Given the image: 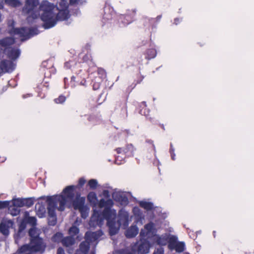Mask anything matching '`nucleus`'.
Here are the masks:
<instances>
[{"instance_id":"f257e3e1","label":"nucleus","mask_w":254,"mask_h":254,"mask_svg":"<svg viewBox=\"0 0 254 254\" xmlns=\"http://www.w3.org/2000/svg\"><path fill=\"white\" fill-rule=\"evenodd\" d=\"M116 214L114 219H108L107 221V225L109 227V234L113 236L117 234L120 228L126 229L128 225L129 214L124 209H121L118 213V221H116Z\"/></svg>"},{"instance_id":"f03ea898","label":"nucleus","mask_w":254,"mask_h":254,"mask_svg":"<svg viewBox=\"0 0 254 254\" xmlns=\"http://www.w3.org/2000/svg\"><path fill=\"white\" fill-rule=\"evenodd\" d=\"M41 233V230L36 227H32L28 231L29 243L33 253H43L45 251L47 244L43 238L40 237Z\"/></svg>"},{"instance_id":"7ed1b4c3","label":"nucleus","mask_w":254,"mask_h":254,"mask_svg":"<svg viewBox=\"0 0 254 254\" xmlns=\"http://www.w3.org/2000/svg\"><path fill=\"white\" fill-rule=\"evenodd\" d=\"M48 204L47 209L48 216H55L56 215V209L58 203H59L58 210L62 211L64 209V206L66 203L65 197L63 195H56L48 196L46 199Z\"/></svg>"},{"instance_id":"20e7f679","label":"nucleus","mask_w":254,"mask_h":254,"mask_svg":"<svg viewBox=\"0 0 254 254\" xmlns=\"http://www.w3.org/2000/svg\"><path fill=\"white\" fill-rule=\"evenodd\" d=\"M41 20L43 22V27L45 29L51 28L57 24L56 18H54V13H42L40 16Z\"/></svg>"},{"instance_id":"39448f33","label":"nucleus","mask_w":254,"mask_h":254,"mask_svg":"<svg viewBox=\"0 0 254 254\" xmlns=\"http://www.w3.org/2000/svg\"><path fill=\"white\" fill-rule=\"evenodd\" d=\"M114 204L113 201L111 199L106 200L104 209L102 211V215L107 221L108 219H114L116 215V211L111 208Z\"/></svg>"},{"instance_id":"423d86ee","label":"nucleus","mask_w":254,"mask_h":254,"mask_svg":"<svg viewBox=\"0 0 254 254\" xmlns=\"http://www.w3.org/2000/svg\"><path fill=\"white\" fill-rule=\"evenodd\" d=\"M106 220L102 213L98 211L94 210L93 213L90 218L89 225L90 227H95L97 226L101 227L104 223V220Z\"/></svg>"},{"instance_id":"0eeeda50","label":"nucleus","mask_w":254,"mask_h":254,"mask_svg":"<svg viewBox=\"0 0 254 254\" xmlns=\"http://www.w3.org/2000/svg\"><path fill=\"white\" fill-rule=\"evenodd\" d=\"M14 24L15 22L14 21H12L11 23L8 24V33L10 35H19L21 37H24V34L26 33L27 28L25 27L15 28Z\"/></svg>"},{"instance_id":"6e6552de","label":"nucleus","mask_w":254,"mask_h":254,"mask_svg":"<svg viewBox=\"0 0 254 254\" xmlns=\"http://www.w3.org/2000/svg\"><path fill=\"white\" fill-rule=\"evenodd\" d=\"M103 235V233L101 230L94 232L88 231L85 234V239L90 244L97 241Z\"/></svg>"},{"instance_id":"1a4fd4ad","label":"nucleus","mask_w":254,"mask_h":254,"mask_svg":"<svg viewBox=\"0 0 254 254\" xmlns=\"http://www.w3.org/2000/svg\"><path fill=\"white\" fill-rule=\"evenodd\" d=\"M15 64L13 62L6 60H2L0 63V69L4 73H11L15 68Z\"/></svg>"},{"instance_id":"9d476101","label":"nucleus","mask_w":254,"mask_h":254,"mask_svg":"<svg viewBox=\"0 0 254 254\" xmlns=\"http://www.w3.org/2000/svg\"><path fill=\"white\" fill-rule=\"evenodd\" d=\"M150 248L149 242L146 240H141L136 250L137 254H147L149 253Z\"/></svg>"},{"instance_id":"9b49d317","label":"nucleus","mask_w":254,"mask_h":254,"mask_svg":"<svg viewBox=\"0 0 254 254\" xmlns=\"http://www.w3.org/2000/svg\"><path fill=\"white\" fill-rule=\"evenodd\" d=\"M5 53L9 59L14 61L20 56L21 51L18 48L8 47L5 48Z\"/></svg>"},{"instance_id":"f8f14e48","label":"nucleus","mask_w":254,"mask_h":254,"mask_svg":"<svg viewBox=\"0 0 254 254\" xmlns=\"http://www.w3.org/2000/svg\"><path fill=\"white\" fill-rule=\"evenodd\" d=\"M39 4V0H25L23 10L25 11L27 13H30Z\"/></svg>"},{"instance_id":"ddd939ff","label":"nucleus","mask_w":254,"mask_h":254,"mask_svg":"<svg viewBox=\"0 0 254 254\" xmlns=\"http://www.w3.org/2000/svg\"><path fill=\"white\" fill-rule=\"evenodd\" d=\"M62 8L63 9L59 11L56 17V22L58 21L66 20L70 17L68 6L64 4Z\"/></svg>"},{"instance_id":"4468645a","label":"nucleus","mask_w":254,"mask_h":254,"mask_svg":"<svg viewBox=\"0 0 254 254\" xmlns=\"http://www.w3.org/2000/svg\"><path fill=\"white\" fill-rule=\"evenodd\" d=\"M113 198L117 202H119L122 205H127L128 203V199L124 192H117L113 194Z\"/></svg>"},{"instance_id":"2eb2a0df","label":"nucleus","mask_w":254,"mask_h":254,"mask_svg":"<svg viewBox=\"0 0 254 254\" xmlns=\"http://www.w3.org/2000/svg\"><path fill=\"white\" fill-rule=\"evenodd\" d=\"M55 5L48 0H44L39 4V9L43 11L42 13H47L54 12Z\"/></svg>"},{"instance_id":"dca6fc26","label":"nucleus","mask_w":254,"mask_h":254,"mask_svg":"<svg viewBox=\"0 0 254 254\" xmlns=\"http://www.w3.org/2000/svg\"><path fill=\"white\" fill-rule=\"evenodd\" d=\"M135 150V149L134 146L131 143L127 144L124 149L121 147L117 148L116 149L118 154H121L122 152H124V155H127V156H133V152Z\"/></svg>"},{"instance_id":"f3484780","label":"nucleus","mask_w":254,"mask_h":254,"mask_svg":"<svg viewBox=\"0 0 254 254\" xmlns=\"http://www.w3.org/2000/svg\"><path fill=\"white\" fill-rule=\"evenodd\" d=\"M72 200V205L75 210H79L85 206V198L80 197V193L79 192L76 194L75 199Z\"/></svg>"},{"instance_id":"a211bd4d","label":"nucleus","mask_w":254,"mask_h":254,"mask_svg":"<svg viewBox=\"0 0 254 254\" xmlns=\"http://www.w3.org/2000/svg\"><path fill=\"white\" fill-rule=\"evenodd\" d=\"M75 186H69L66 187L63 191V193H64V195H63L64 196L66 200L71 201L74 199L75 196V194L74 193V190L75 188Z\"/></svg>"},{"instance_id":"6ab92c4d","label":"nucleus","mask_w":254,"mask_h":254,"mask_svg":"<svg viewBox=\"0 0 254 254\" xmlns=\"http://www.w3.org/2000/svg\"><path fill=\"white\" fill-rule=\"evenodd\" d=\"M90 248V244L87 241L81 242L79 245V248L76 251V254H88Z\"/></svg>"},{"instance_id":"aec40b11","label":"nucleus","mask_w":254,"mask_h":254,"mask_svg":"<svg viewBox=\"0 0 254 254\" xmlns=\"http://www.w3.org/2000/svg\"><path fill=\"white\" fill-rule=\"evenodd\" d=\"M15 40L13 37H6L0 40V46L6 48L15 43Z\"/></svg>"},{"instance_id":"412c9836","label":"nucleus","mask_w":254,"mask_h":254,"mask_svg":"<svg viewBox=\"0 0 254 254\" xmlns=\"http://www.w3.org/2000/svg\"><path fill=\"white\" fill-rule=\"evenodd\" d=\"M12 224L13 222L11 220L1 222L0 224V232L3 235L7 236L9 234V225H12Z\"/></svg>"},{"instance_id":"4be33fe9","label":"nucleus","mask_w":254,"mask_h":254,"mask_svg":"<svg viewBox=\"0 0 254 254\" xmlns=\"http://www.w3.org/2000/svg\"><path fill=\"white\" fill-rule=\"evenodd\" d=\"M138 233V228L136 225L131 226L125 233V235L127 238H131L135 237Z\"/></svg>"},{"instance_id":"5701e85b","label":"nucleus","mask_w":254,"mask_h":254,"mask_svg":"<svg viewBox=\"0 0 254 254\" xmlns=\"http://www.w3.org/2000/svg\"><path fill=\"white\" fill-rule=\"evenodd\" d=\"M36 214L40 218H43L45 216L46 209L45 205L42 203L38 202L35 205Z\"/></svg>"},{"instance_id":"b1692460","label":"nucleus","mask_w":254,"mask_h":254,"mask_svg":"<svg viewBox=\"0 0 254 254\" xmlns=\"http://www.w3.org/2000/svg\"><path fill=\"white\" fill-rule=\"evenodd\" d=\"M38 34L39 30L38 29V28L36 27H31L27 28L26 33L24 34V38L25 39H28L34 35H38Z\"/></svg>"},{"instance_id":"393cba45","label":"nucleus","mask_w":254,"mask_h":254,"mask_svg":"<svg viewBox=\"0 0 254 254\" xmlns=\"http://www.w3.org/2000/svg\"><path fill=\"white\" fill-rule=\"evenodd\" d=\"M138 113L141 115L147 117L149 115V110L146 108V104L145 101L142 102L138 106Z\"/></svg>"},{"instance_id":"a878e982","label":"nucleus","mask_w":254,"mask_h":254,"mask_svg":"<svg viewBox=\"0 0 254 254\" xmlns=\"http://www.w3.org/2000/svg\"><path fill=\"white\" fill-rule=\"evenodd\" d=\"M139 206L147 211L152 210L154 209V205L152 202H147L145 201H140L139 202Z\"/></svg>"},{"instance_id":"bb28decb","label":"nucleus","mask_w":254,"mask_h":254,"mask_svg":"<svg viewBox=\"0 0 254 254\" xmlns=\"http://www.w3.org/2000/svg\"><path fill=\"white\" fill-rule=\"evenodd\" d=\"M62 244L65 247H69L75 243V239L71 236L66 237L62 239Z\"/></svg>"},{"instance_id":"cd10ccee","label":"nucleus","mask_w":254,"mask_h":254,"mask_svg":"<svg viewBox=\"0 0 254 254\" xmlns=\"http://www.w3.org/2000/svg\"><path fill=\"white\" fill-rule=\"evenodd\" d=\"M145 54V59L150 60L154 58L156 56L157 51L154 48L149 49L146 51Z\"/></svg>"},{"instance_id":"c85d7f7f","label":"nucleus","mask_w":254,"mask_h":254,"mask_svg":"<svg viewBox=\"0 0 254 254\" xmlns=\"http://www.w3.org/2000/svg\"><path fill=\"white\" fill-rule=\"evenodd\" d=\"M177 243L176 237H171L168 242V248L171 250H175Z\"/></svg>"},{"instance_id":"c756f323","label":"nucleus","mask_w":254,"mask_h":254,"mask_svg":"<svg viewBox=\"0 0 254 254\" xmlns=\"http://www.w3.org/2000/svg\"><path fill=\"white\" fill-rule=\"evenodd\" d=\"M102 82V79L100 77H96L92 80L93 89L97 90L99 89Z\"/></svg>"},{"instance_id":"7c9ffc66","label":"nucleus","mask_w":254,"mask_h":254,"mask_svg":"<svg viewBox=\"0 0 254 254\" xmlns=\"http://www.w3.org/2000/svg\"><path fill=\"white\" fill-rule=\"evenodd\" d=\"M27 251H30L32 252L31 247L30 243L28 244H25L22 246L20 248L18 249L17 252L18 254H23Z\"/></svg>"},{"instance_id":"2f4dec72","label":"nucleus","mask_w":254,"mask_h":254,"mask_svg":"<svg viewBox=\"0 0 254 254\" xmlns=\"http://www.w3.org/2000/svg\"><path fill=\"white\" fill-rule=\"evenodd\" d=\"M79 211L81 214V216L83 219H86L89 214V208L85 205L83 207L79 209Z\"/></svg>"},{"instance_id":"473e14b6","label":"nucleus","mask_w":254,"mask_h":254,"mask_svg":"<svg viewBox=\"0 0 254 254\" xmlns=\"http://www.w3.org/2000/svg\"><path fill=\"white\" fill-rule=\"evenodd\" d=\"M155 241L157 244L161 246H165L167 243V239L165 237L157 236L155 238Z\"/></svg>"},{"instance_id":"72a5a7b5","label":"nucleus","mask_w":254,"mask_h":254,"mask_svg":"<svg viewBox=\"0 0 254 254\" xmlns=\"http://www.w3.org/2000/svg\"><path fill=\"white\" fill-rule=\"evenodd\" d=\"M13 206L17 207H21L24 206L23 198H16L13 199L11 201Z\"/></svg>"},{"instance_id":"f704fd0d","label":"nucleus","mask_w":254,"mask_h":254,"mask_svg":"<svg viewBox=\"0 0 254 254\" xmlns=\"http://www.w3.org/2000/svg\"><path fill=\"white\" fill-rule=\"evenodd\" d=\"M63 237V234L60 232L56 233L52 237V241L53 242L59 243L62 242Z\"/></svg>"},{"instance_id":"c9c22d12","label":"nucleus","mask_w":254,"mask_h":254,"mask_svg":"<svg viewBox=\"0 0 254 254\" xmlns=\"http://www.w3.org/2000/svg\"><path fill=\"white\" fill-rule=\"evenodd\" d=\"M23 205L26 206L27 207H30L34 204V198L29 197L26 198H23Z\"/></svg>"},{"instance_id":"e433bc0d","label":"nucleus","mask_w":254,"mask_h":254,"mask_svg":"<svg viewBox=\"0 0 254 254\" xmlns=\"http://www.w3.org/2000/svg\"><path fill=\"white\" fill-rule=\"evenodd\" d=\"M88 200L90 202H95L97 200V195L95 192H90L87 196Z\"/></svg>"},{"instance_id":"4c0bfd02","label":"nucleus","mask_w":254,"mask_h":254,"mask_svg":"<svg viewBox=\"0 0 254 254\" xmlns=\"http://www.w3.org/2000/svg\"><path fill=\"white\" fill-rule=\"evenodd\" d=\"M24 220L26 221L27 224H30L32 227H36L35 226L37 223V219L35 217L29 216Z\"/></svg>"},{"instance_id":"58836bf2","label":"nucleus","mask_w":254,"mask_h":254,"mask_svg":"<svg viewBox=\"0 0 254 254\" xmlns=\"http://www.w3.org/2000/svg\"><path fill=\"white\" fill-rule=\"evenodd\" d=\"M25 234V231L18 229L17 233H16L14 236V238L15 242L17 243L18 241L21 238L24 237Z\"/></svg>"},{"instance_id":"ea45409f","label":"nucleus","mask_w":254,"mask_h":254,"mask_svg":"<svg viewBox=\"0 0 254 254\" xmlns=\"http://www.w3.org/2000/svg\"><path fill=\"white\" fill-rule=\"evenodd\" d=\"M87 185L91 190H95L98 186V181L96 179H91L88 182Z\"/></svg>"},{"instance_id":"a19ab883","label":"nucleus","mask_w":254,"mask_h":254,"mask_svg":"<svg viewBox=\"0 0 254 254\" xmlns=\"http://www.w3.org/2000/svg\"><path fill=\"white\" fill-rule=\"evenodd\" d=\"M185 245L184 242H178L176 245L175 251L178 253H182L185 250Z\"/></svg>"},{"instance_id":"79ce46f5","label":"nucleus","mask_w":254,"mask_h":254,"mask_svg":"<svg viewBox=\"0 0 254 254\" xmlns=\"http://www.w3.org/2000/svg\"><path fill=\"white\" fill-rule=\"evenodd\" d=\"M8 210L10 211V214L13 216H16L20 213V210L18 208H15V206L10 205L8 207Z\"/></svg>"},{"instance_id":"37998d69","label":"nucleus","mask_w":254,"mask_h":254,"mask_svg":"<svg viewBox=\"0 0 254 254\" xmlns=\"http://www.w3.org/2000/svg\"><path fill=\"white\" fill-rule=\"evenodd\" d=\"M120 116L121 118H126L127 116V107L126 103L124 104L121 111Z\"/></svg>"},{"instance_id":"c03bdc74","label":"nucleus","mask_w":254,"mask_h":254,"mask_svg":"<svg viewBox=\"0 0 254 254\" xmlns=\"http://www.w3.org/2000/svg\"><path fill=\"white\" fill-rule=\"evenodd\" d=\"M79 232V229L76 226H72L69 229V234L70 236L73 237L77 235Z\"/></svg>"},{"instance_id":"a18cd8bd","label":"nucleus","mask_w":254,"mask_h":254,"mask_svg":"<svg viewBox=\"0 0 254 254\" xmlns=\"http://www.w3.org/2000/svg\"><path fill=\"white\" fill-rule=\"evenodd\" d=\"M9 4L13 7H19L22 5L19 0H9Z\"/></svg>"},{"instance_id":"49530a36","label":"nucleus","mask_w":254,"mask_h":254,"mask_svg":"<svg viewBox=\"0 0 254 254\" xmlns=\"http://www.w3.org/2000/svg\"><path fill=\"white\" fill-rule=\"evenodd\" d=\"M57 223V216H49L48 224L50 226H54Z\"/></svg>"},{"instance_id":"de8ad7c7","label":"nucleus","mask_w":254,"mask_h":254,"mask_svg":"<svg viewBox=\"0 0 254 254\" xmlns=\"http://www.w3.org/2000/svg\"><path fill=\"white\" fill-rule=\"evenodd\" d=\"M125 156L124 157L120 156L119 155L117 156L116 157V159L115 161V164L117 165H121L125 162Z\"/></svg>"},{"instance_id":"09e8293b","label":"nucleus","mask_w":254,"mask_h":254,"mask_svg":"<svg viewBox=\"0 0 254 254\" xmlns=\"http://www.w3.org/2000/svg\"><path fill=\"white\" fill-rule=\"evenodd\" d=\"M10 202V201H0V209L9 207Z\"/></svg>"},{"instance_id":"8fccbe9b","label":"nucleus","mask_w":254,"mask_h":254,"mask_svg":"<svg viewBox=\"0 0 254 254\" xmlns=\"http://www.w3.org/2000/svg\"><path fill=\"white\" fill-rule=\"evenodd\" d=\"M144 228L148 233H150L154 229V224L152 222H150L146 224Z\"/></svg>"},{"instance_id":"3c124183","label":"nucleus","mask_w":254,"mask_h":254,"mask_svg":"<svg viewBox=\"0 0 254 254\" xmlns=\"http://www.w3.org/2000/svg\"><path fill=\"white\" fill-rule=\"evenodd\" d=\"M136 245L132 247L130 250L125 249V254H137L136 251Z\"/></svg>"},{"instance_id":"603ef678","label":"nucleus","mask_w":254,"mask_h":254,"mask_svg":"<svg viewBox=\"0 0 254 254\" xmlns=\"http://www.w3.org/2000/svg\"><path fill=\"white\" fill-rule=\"evenodd\" d=\"M133 212L134 215L137 216L138 217H141L142 214L141 211L137 207H134L133 208Z\"/></svg>"},{"instance_id":"864d4df0","label":"nucleus","mask_w":254,"mask_h":254,"mask_svg":"<svg viewBox=\"0 0 254 254\" xmlns=\"http://www.w3.org/2000/svg\"><path fill=\"white\" fill-rule=\"evenodd\" d=\"M97 117L96 115L92 114L88 116L87 120L89 122L95 123L97 121Z\"/></svg>"},{"instance_id":"5fc2aeb1","label":"nucleus","mask_w":254,"mask_h":254,"mask_svg":"<svg viewBox=\"0 0 254 254\" xmlns=\"http://www.w3.org/2000/svg\"><path fill=\"white\" fill-rule=\"evenodd\" d=\"M65 100V97L63 95H60L58 98L55 99V101L57 103H63Z\"/></svg>"},{"instance_id":"6e6d98bb","label":"nucleus","mask_w":254,"mask_h":254,"mask_svg":"<svg viewBox=\"0 0 254 254\" xmlns=\"http://www.w3.org/2000/svg\"><path fill=\"white\" fill-rule=\"evenodd\" d=\"M26 225L27 223L26 221L23 219L19 224L18 229L25 231V229L26 227Z\"/></svg>"},{"instance_id":"4d7b16f0","label":"nucleus","mask_w":254,"mask_h":254,"mask_svg":"<svg viewBox=\"0 0 254 254\" xmlns=\"http://www.w3.org/2000/svg\"><path fill=\"white\" fill-rule=\"evenodd\" d=\"M75 78H76V77H75L74 76H72L71 77L70 85L72 88H73L76 86L75 83H76L77 84L79 82L78 80L75 81Z\"/></svg>"},{"instance_id":"13d9d810","label":"nucleus","mask_w":254,"mask_h":254,"mask_svg":"<svg viewBox=\"0 0 254 254\" xmlns=\"http://www.w3.org/2000/svg\"><path fill=\"white\" fill-rule=\"evenodd\" d=\"M136 85L137 84L135 82V80H134V82H133L128 87L127 89V91L129 92H131L132 90L135 88Z\"/></svg>"},{"instance_id":"bf43d9fd","label":"nucleus","mask_w":254,"mask_h":254,"mask_svg":"<svg viewBox=\"0 0 254 254\" xmlns=\"http://www.w3.org/2000/svg\"><path fill=\"white\" fill-rule=\"evenodd\" d=\"M106 200L104 198H102L100 200L99 202V207L100 208H103L105 206V203Z\"/></svg>"},{"instance_id":"052dcab7","label":"nucleus","mask_w":254,"mask_h":254,"mask_svg":"<svg viewBox=\"0 0 254 254\" xmlns=\"http://www.w3.org/2000/svg\"><path fill=\"white\" fill-rule=\"evenodd\" d=\"M153 254H164V250L162 248L157 249L154 252Z\"/></svg>"},{"instance_id":"680f3d73","label":"nucleus","mask_w":254,"mask_h":254,"mask_svg":"<svg viewBox=\"0 0 254 254\" xmlns=\"http://www.w3.org/2000/svg\"><path fill=\"white\" fill-rule=\"evenodd\" d=\"M85 182L86 180L84 178H81L78 181V186L81 187L84 185Z\"/></svg>"},{"instance_id":"e2e57ef3","label":"nucleus","mask_w":254,"mask_h":254,"mask_svg":"<svg viewBox=\"0 0 254 254\" xmlns=\"http://www.w3.org/2000/svg\"><path fill=\"white\" fill-rule=\"evenodd\" d=\"M103 195L106 198L110 197V192L108 190H104L103 191Z\"/></svg>"},{"instance_id":"0e129e2a","label":"nucleus","mask_w":254,"mask_h":254,"mask_svg":"<svg viewBox=\"0 0 254 254\" xmlns=\"http://www.w3.org/2000/svg\"><path fill=\"white\" fill-rule=\"evenodd\" d=\"M4 54L5 55V48L3 49L0 47V60L3 58Z\"/></svg>"},{"instance_id":"69168bd1","label":"nucleus","mask_w":254,"mask_h":254,"mask_svg":"<svg viewBox=\"0 0 254 254\" xmlns=\"http://www.w3.org/2000/svg\"><path fill=\"white\" fill-rule=\"evenodd\" d=\"M125 249H121L116 251L114 254H125Z\"/></svg>"},{"instance_id":"338daca9","label":"nucleus","mask_w":254,"mask_h":254,"mask_svg":"<svg viewBox=\"0 0 254 254\" xmlns=\"http://www.w3.org/2000/svg\"><path fill=\"white\" fill-rule=\"evenodd\" d=\"M57 254H65L64 250L62 247H60L57 250Z\"/></svg>"},{"instance_id":"774afa93","label":"nucleus","mask_w":254,"mask_h":254,"mask_svg":"<svg viewBox=\"0 0 254 254\" xmlns=\"http://www.w3.org/2000/svg\"><path fill=\"white\" fill-rule=\"evenodd\" d=\"M31 12V17L33 19H37L38 18V14L36 12H35L34 11V10L33 11Z\"/></svg>"}]
</instances>
